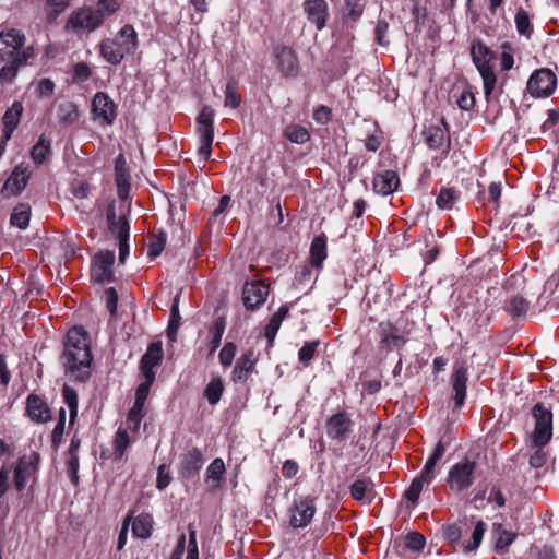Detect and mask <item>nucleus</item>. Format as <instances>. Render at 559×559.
<instances>
[{"mask_svg":"<svg viewBox=\"0 0 559 559\" xmlns=\"http://www.w3.org/2000/svg\"><path fill=\"white\" fill-rule=\"evenodd\" d=\"M311 262L317 267H321L326 258V242L322 237H316L310 248Z\"/></svg>","mask_w":559,"mask_h":559,"instance_id":"38","label":"nucleus"},{"mask_svg":"<svg viewBox=\"0 0 559 559\" xmlns=\"http://www.w3.org/2000/svg\"><path fill=\"white\" fill-rule=\"evenodd\" d=\"M91 362L87 335L82 328L74 326L67 334L62 365L72 377L83 380L90 374Z\"/></svg>","mask_w":559,"mask_h":559,"instance_id":"1","label":"nucleus"},{"mask_svg":"<svg viewBox=\"0 0 559 559\" xmlns=\"http://www.w3.org/2000/svg\"><path fill=\"white\" fill-rule=\"evenodd\" d=\"M203 465V453L200 449L193 448L180 459V469L185 477H192L199 473Z\"/></svg>","mask_w":559,"mask_h":559,"instance_id":"23","label":"nucleus"},{"mask_svg":"<svg viewBox=\"0 0 559 559\" xmlns=\"http://www.w3.org/2000/svg\"><path fill=\"white\" fill-rule=\"evenodd\" d=\"M556 84L555 73L549 69L542 68L530 76L526 88L533 97H547L552 94Z\"/></svg>","mask_w":559,"mask_h":559,"instance_id":"9","label":"nucleus"},{"mask_svg":"<svg viewBox=\"0 0 559 559\" xmlns=\"http://www.w3.org/2000/svg\"><path fill=\"white\" fill-rule=\"evenodd\" d=\"M352 497L366 504L371 502L373 499V485L368 479H357L355 480L349 488Z\"/></svg>","mask_w":559,"mask_h":559,"instance_id":"31","label":"nucleus"},{"mask_svg":"<svg viewBox=\"0 0 559 559\" xmlns=\"http://www.w3.org/2000/svg\"><path fill=\"white\" fill-rule=\"evenodd\" d=\"M37 455L32 454L29 456H21L14 468V481L13 486L17 491H23L29 480V478L36 472Z\"/></svg>","mask_w":559,"mask_h":559,"instance_id":"16","label":"nucleus"},{"mask_svg":"<svg viewBox=\"0 0 559 559\" xmlns=\"http://www.w3.org/2000/svg\"><path fill=\"white\" fill-rule=\"evenodd\" d=\"M424 484H426V479L421 478V476H417L413 479L409 488L405 491V498L413 503L417 502L419 499L420 492L424 488Z\"/></svg>","mask_w":559,"mask_h":559,"instance_id":"53","label":"nucleus"},{"mask_svg":"<svg viewBox=\"0 0 559 559\" xmlns=\"http://www.w3.org/2000/svg\"><path fill=\"white\" fill-rule=\"evenodd\" d=\"M468 381L467 368L464 365H456L451 377V384L454 391V401L457 406L464 404Z\"/></svg>","mask_w":559,"mask_h":559,"instance_id":"21","label":"nucleus"},{"mask_svg":"<svg viewBox=\"0 0 559 559\" xmlns=\"http://www.w3.org/2000/svg\"><path fill=\"white\" fill-rule=\"evenodd\" d=\"M276 59L277 67L284 75L290 76L297 73V59L294 51L290 48H277Z\"/></svg>","mask_w":559,"mask_h":559,"instance_id":"27","label":"nucleus"},{"mask_svg":"<svg viewBox=\"0 0 559 559\" xmlns=\"http://www.w3.org/2000/svg\"><path fill=\"white\" fill-rule=\"evenodd\" d=\"M153 518L151 514L142 513L134 518L132 522V532L139 537L146 539L152 535Z\"/></svg>","mask_w":559,"mask_h":559,"instance_id":"33","label":"nucleus"},{"mask_svg":"<svg viewBox=\"0 0 559 559\" xmlns=\"http://www.w3.org/2000/svg\"><path fill=\"white\" fill-rule=\"evenodd\" d=\"M492 534L495 537V548L502 551L508 548L515 539L516 535L506 530L501 524H493Z\"/></svg>","mask_w":559,"mask_h":559,"instance_id":"34","label":"nucleus"},{"mask_svg":"<svg viewBox=\"0 0 559 559\" xmlns=\"http://www.w3.org/2000/svg\"><path fill=\"white\" fill-rule=\"evenodd\" d=\"M68 472L70 475L71 483L78 485L79 483V456L78 454H69Z\"/></svg>","mask_w":559,"mask_h":559,"instance_id":"60","label":"nucleus"},{"mask_svg":"<svg viewBox=\"0 0 559 559\" xmlns=\"http://www.w3.org/2000/svg\"><path fill=\"white\" fill-rule=\"evenodd\" d=\"M224 385L222 380L219 378H213L206 385L204 395L207 399L209 403L214 405L221 400Z\"/></svg>","mask_w":559,"mask_h":559,"instance_id":"44","label":"nucleus"},{"mask_svg":"<svg viewBox=\"0 0 559 559\" xmlns=\"http://www.w3.org/2000/svg\"><path fill=\"white\" fill-rule=\"evenodd\" d=\"M23 104L19 100L13 102L2 117L4 141H9L20 123L23 114Z\"/></svg>","mask_w":559,"mask_h":559,"instance_id":"24","label":"nucleus"},{"mask_svg":"<svg viewBox=\"0 0 559 559\" xmlns=\"http://www.w3.org/2000/svg\"><path fill=\"white\" fill-rule=\"evenodd\" d=\"M236 355V345L234 343H226L219 352V361L224 367L231 365Z\"/></svg>","mask_w":559,"mask_h":559,"instance_id":"58","label":"nucleus"},{"mask_svg":"<svg viewBox=\"0 0 559 559\" xmlns=\"http://www.w3.org/2000/svg\"><path fill=\"white\" fill-rule=\"evenodd\" d=\"M102 13L91 7H85L73 12L67 23V28L74 32H92L102 25Z\"/></svg>","mask_w":559,"mask_h":559,"instance_id":"11","label":"nucleus"},{"mask_svg":"<svg viewBox=\"0 0 559 559\" xmlns=\"http://www.w3.org/2000/svg\"><path fill=\"white\" fill-rule=\"evenodd\" d=\"M269 286L263 282H247L242 289V301L248 310H254L264 304Z\"/></svg>","mask_w":559,"mask_h":559,"instance_id":"17","label":"nucleus"},{"mask_svg":"<svg viewBox=\"0 0 559 559\" xmlns=\"http://www.w3.org/2000/svg\"><path fill=\"white\" fill-rule=\"evenodd\" d=\"M425 537L418 532H409L404 539L405 547L412 551H419L425 546Z\"/></svg>","mask_w":559,"mask_h":559,"instance_id":"56","label":"nucleus"},{"mask_svg":"<svg viewBox=\"0 0 559 559\" xmlns=\"http://www.w3.org/2000/svg\"><path fill=\"white\" fill-rule=\"evenodd\" d=\"M31 218V206L26 203H19L11 214L10 222L13 226L20 229H25L28 226Z\"/></svg>","mask_w":559,"mask_h":559,"instance_id":"37","label":"nucleus"},{"mask_svg":"<svg viewBox=\"0 0 559 559\" xmlns=\"http://www.w3.org/2000/svg\"><path fill=\"white\" fill-rule=\"evenodd\" d=\"M535 427L532 433V443L536 448L545 447L552 436V413L543 404H536L532 409Z\"/></svg>","mask_w":559,"mask_h":559,"instance_id":"5","label":"nucleus"},{"mask_svg":"<svg viewBox=\"0 0 559 559\" xmlns=\"http://www.w3.org/2000/svg\"><path fill=\"white\" fill-rule=\"evenodd\" d=\"M120 8L119 0H99L97 2L96 12L102 13V21L115 13Z\"/></svg>","mask_w":559,"mask_h":559,"instance_id":"54","label":"nucleus"},{"mask_svg":"<svg viewBox=\"0 0 559 559\" xmlns=\"http://www.w3.org/2000/svg\"><path fill=\"white\" fill-rule=\"evenodd\" d=\"M319 346V341L306 342L298 352L299 361L305 366H309L313 355Z\"/></svg>","mask_w":559,"mask_h":559,"instance_id":"52","label":"nucleus"},{"mask_svg":"<svg viewBox=\"0 0 559 559\" xmlns=\"http://www.w3.org/2000/svg\"><path fill=\"white\" fill-rule=\"evenodd\" d=\"M331 109L321 105L313 111V119L320 124H326L331 119Z\"/></svg>","mask_w":559,"mask_h":559,"instance_id":"63","label":"nucleus"},{"mask_svg":"<svg viewBox=\"0 0 559 559\" xmlns=\"http://www.w3.org/2000/svg\"><path fill=\"white\" fill-rule=\"evenodd\" d=\"M31 178V170L24 164L17 165L5 180L1 193L3 198L19 195L27 186Z\"/></svg>","mask_w":559,"mask_h":559,"instance_id":"13","label":"nucleus"},{"mask_svg":"<svg viewBox=\"0 0 559 559\" xmlns=\"http://www.w3.org/2000/svg\"><path fill=\"white\" fill-rule=\"evenodd\" d=\"M456 191L452 188H442L437 197L436 203L440 209H451L456 199Z\"/></svg>","mask_w":559,"mask_h":559,"instance_id":"49","label":"nucleus"},{"mask_svg":"<svg viewBox=\"0 0 559 559\" xmlns=\"http://www.w3.org/2000/svg\"><path fill=\"white\" fill-rule=\"evenodd\" d=\"M525 280L521 274H513L504 284V289L510 294L504 302V310L512 318H520L527 313L530 301L525 296L516 293V289L523 290Z\"/></svg>","mask_w":559,"mask_h":559,"instance_id":"4","label":"nucleus"},{"mask_svg":"<svg viewBox=\"0 0 559 559\" xmlns=\"http://www.w3.org/2000/svg\"><path fill=\"white\" fill-rule=\"evenodd\" d=\"M50 152V140L45 135H40L38 142L31 151L32 159L35 164L40 165L44 163L47 154Z\"/></svg>","mask_w":559,"mask_h":559,"instance_id":"41","label":"nucleus"},{"mask_svg":"<svg viewBox=\"0 0 559 559\" xmlns=\"http://www.w3.org/2000/svg\"><path fill=\"white\" fill-rule=\"evenodd\" d=\"M425 139L427 145L432 150L441 148L448 139V128L444 119H441V124L431 126L425 131Z\"/></svg>","mask_w":559,"mask_h":559,"instance_id":"29","label":"nucleus"},{"mask_svg":"<svg viewBox=\"0 0 559 559\" xmlns=\"http://www.w3.org/2000/svg\"><path fill=\"white\" fill-rule=\"evenodd\" d=\"M166 240L167 237L165 233L160 231L158 235H156L148 245L147 255L151 259H155L156 257H158L165 248Z\"/></svg>","mask_w":559,"mask_h":559,"instance_id":"51","label":"nucleus"},{"mask_svg":"<svg viewBox=\"0 0 559 559\" xmlns=\"http://www.w3.org/2000/svg\"><path fill=\"white\" fill-rule=\"evenodd\" d=\"M257 362L253 350H247L236 361L233 379L236 382H245L253 371Z\"/></svg>","mask_w":559,"mask_h":559,"instance_id":"25","label":"nucleus"},{"mask_svg":"<svg viewBox=\"0 0 559 559\" xmlns=\"http://www.w3.org/2000/svg\"><path fill=\"white\" fill-rule=\"evenodd\" d=\"M115 253L112 251L99 252L94 257L91 270V278L95 283H107L114 280L112 265Z\"/></svg>","mask_w":559,"mask_h":559,"instance_id":"15","label":"nucleus"},{"mask_svg":"<svg viewBox=\"0 0 559 559\" xmlns=\"http://www.w3.org/2000/svg\"><path fill=\"white\" fill-rule=\"evenodd\" d=\"M92 112L95 120H100L102 124L106 126L112 124L117 116L114 100L103 92L95 94L92 102Z\"/></svg>","mask_w":559,"mask_h":559,"instance_id":"14","label":"nucleus"},{"mask_svg":"<svg viewBox=\"0 0 559 559\" xmlns=\"http://www.w3.org/2000/svg\"><path fill=\"white\" fill-rule=\"evenodd\" d=\"M225 464L224 461L219 457L215 459L206 469V480L218 483L222 480L223 475L225 474Z\"/></svg>","mask_w":559,"mask_h":559,"instance_id":"45","label":"nucleus"},{"mask_svg":"<svg viewBox=\"0 0 559 559\" xmlns=\"http://www.w3.org/2000/svg\"><path fill=\"white\" fill-rule=\"evenodd\" d=\"M445 452V447L442 442H438L436 445L433 453L431 456L427 460L423 471L420 472L419 476L421 478L426 479V484H430L432 479L435 478V468L439 460L443 456Z\"/></svg>","mask_w":559,"mask_h":559,"instance_id":"32","label":"nucleus"},{"mask_svg":"<svg viewBox=\"0 0 559 559\" xmlns=\"http://www.w3.org/2000/svg\"><path fill=\"white\" fill-rule=\"evenodd\" d=\"M400 179L395 171L385 170L381 174H378L373 179V190L376 193L381 195H389L394 190H396L399 186Z\"/></svg>","mask_w":559,"mask_h":559,"instance_id":"26","label":"nucleus"},{"mask_svg":"<svg viewBox=\"0 0 559 559\" xmlns=\"http://www.w3.org/2000/svg\"><path fill=\"white\" fill-rule=\"evenodd\" d=\"M316 513L314 500L305 497L296 500L289 511V523L294 528L306 527Z\"/></svg>","mask_w":559,"mask_h":559,"instance_id":"12","label":"nucleus"},{"mask_svg":"<svg viewBox=\"0 0 559 559\" xmlns=\"http://www.w3.org/2000/svg\"><path fill=\"white\" fill-rule=\"evenodd\" d=\"M130 443V437L127 429L119 428L114 439V453L116 459H121Z\"/></svg>","mask_w":559,"mask_h":559,"instance_id":"43","label":"nucleus"},{"mask_svg":"<svg viewBox=\"0 0 559 559\" xmlns=\"http://www.w3.org/2000/svg\"><path fill=\"white\" fill-rule=\"evenodd\" d=\"M213 122V110L206 106L197 117V132L200 139L198 153L202 160H207L211 157L214 140Z\"/></svg>","mask_w":559,"mask_h":559,"instance_id":"6","label":"nucleus"},{"mask_svg":"<svg viewBox=\"0 0 559 559\" xmlns=\"http://www.w3.org/2000/svg\"><path fill=\"white\" fill-rule=\"evenodd\" d=\"M58 120L61 124L69 126L74 123L79 118V110L72 102H64L58 106Z\"/></svg>","mask_w":559,"mask_h":559,"instance_id":"36","label":"nucleus"},{"mask_svg":"<svg viewBox=\"0 0 559 559\" xmlns=\"http://www.w3.org/2000/svg\"><path fill=\"white\" fill-rule=\"evenodd\" d=\"M108 227L111 234L117 236L119 242V259L121 262L124 261L129 254V231L130 226L124 215L117 216L115 206H109L107 211Z\"/></svg>","mask_w":559,"mask_h":559,"instance_id":"8","label":"nucleus"},{"mask_svg":"<svg viewBox=\"0 0 559 559\" xmlns=\"http://www.w3.org/2000/svg\"><path fill=\"white\" fill-rule=\"evenodd\" d=\"M515 26L521 35L530 36L532 33V25L527 12L520 9L515 14Z\"/></svg>","mask_w":559,"mask_h":559,"instance_id":"50","label":"nucleus"},{"mask_svg":"<svg viewBox=\"0 0 559 559\" xmlns=\"http://www.w3.org/2000/svg\"><path fill=\"white\" fill-rule=\"evenodd\" d=\"M26 37L20 29L10 28L0 32V61H11L25 52Z\"/></svg>","mask_w":559,"mask_h":559,"instance_id":"7","label":"nucleus"},{"mask_svg":"<svg viewBox=\"0 0 559 559\" xmlns=\"http://www.w3.org/2000/svg\"><path fill=\"white\" fill-rule=\"evenodd\" d=\"M547 461V454L543 448H537L534 453L530 456L528 463L533 468H539L545 465Z\"/></svg>","mask_w":559,"mask_h":559,"instance_id":"61","label":"nucleus"},{"mask_svg":"<svg viewBox=\"0 0 559 559\" xmlns=\"http://www.w3.org/2000/svg\"><path fill=\"white\" fill-rule=\"evenodd\" d=\"M37 94L41 97H49L55 91V83L50 79H41L37 84Z\"/></svg>","mask_w":559,"mask_h":559,"instance_id":"62","label":"nucleus"},{"mask_svg":"<svg viewBox=\"0 0 559 559\" xmlns=\"http://www.w3.org/2000/svg\"><path fill=\"white\" fill-rule=\"evenodd\" d=\"M285 136L293 143L304 144L309 141L310 134L308 130L301 126L292 124L285 129Z\"/></svg>","mask_w":559,"mask_h":559,"instance_id":"42","label":"nucleus"},{"mask_svg":"<svg viewBox=\"0 0 559 559\" xmlns=\"http://www.w3.org/2000/svg\"><path fill=\"white\" fill-rule=\"evenodd\" d=\"M144 382H142L135 392V402L134 405L144 407L146 397L148 395L150 389L155 380L154 376H144Z\"/></svg>","mask_w":559,"mask_h":559,"instance_id":"48","label":"nucleus"},{"mask_svg":"<svg viewBox=\"0 0 559 559\" xmlns=\"http://www.w3.org/2000/svg\"><path fill=\"white\" fill-rule=\"evenodd\" d=\"M471 55L475 67L481 75L484 93L486 97H489L497 82V78L491 66L493 52L480 40H474L471 46Z\"/></svg>","mask_w":559,"mask_h":559,"instance_id":"3","label":"nucleus"},{"mask_svg":"<svg viewBox=\"0 0 559 559\" xmlns=\"http://www.w3.org/2000/svg\"><path fill=\"white\" fill-rule=\"evenodd\" d=\"M486 524L483 521L476 523L474 532L472 534V543H468L463 546L465 552L473 551L479 547L481 544L484 534L486 532Z\"/></svg>","mask_w":559,"mask_h":559,"instance_id":"47","label":"nucleus"},{"mask_svg":"<svg viewBox=\"0 0 559 559\" xmlns=\"http://www.w3.org/2000/svg\"><path fill=\"white\" fill-rule=\"evenodd\" d=\"M304 9L309 22L314 24L319 31L325 27L329 16V7L324 0H306Z\"/></svg>","mask_w":559,"mask_h":559,"instance_id":"20","label":"nucleus"},{"mask_svg":"<svg viewBox=\"0 0 559 559\" xmlns=\"http://www.w3.org/2000/svg\"><path fill=\"white\" fill-rule=\"evenodd\" d=\"M476 464L465 460L454 464L448 473V484L451 490L462 491L472 486Z\"/></svg>","mask_w":559,"mask_h":559,"instance_id":"10","label":"nucleus"},{"mask_svg":"<svg viewBox=\"0 0 559 559\" xmlns=\"http://www.w3.org/2000/svg\"><path fill=\"white\" fill-rule=\"evenodd\" d=\"M389 31V25L385 21H378L376 25V40L379 45L386 47L389 45V40L386 38Z\"/></svg>","mask_w":559,"mask_h":559,"instance_id":"59","label":"nucleus"},{"mask_svg":"<svg viewBox=\"0 0 559 559\" xmlns=\"http://www.w3.org/2000/svg\"><path fill=\"white\" fill-rule=\"evenodd\" d=\"M163 359V347L160 342L150 344L146 353L141 358V370L143 376H154V368L160 364Z\"/></svg>","mask_w":559,"mask_h":559,"instance_id":"22","label":"nucleus"},{"mask_svg":"<svg viewBox=\"0 0 559 559\" xmlns=\"http://www.w3.org/2000/svg\"><path fill=\"white\" fill-rule=\"evenodd\" d=\"M106 305L111 314L116 313L118 304V294L114 287H109L105 290Z\"/></svg>","mask_w":559,"mask_h":559,"instance_id":"64","label":"nucleus"},{"mask_svg":"<svg viewBox=\"0 0 559 559\" xmlns=\"http://www.w3.org/2000/svg\"><path fill=\"white\" fill-rule=\"evenodd\" d=\"M241 104V97L238 94V83L230 79L225 87V99L224 105L225 107L236 109Z\"/></svg>","mask_w":559,"mask_h":559,"instance_id":"40","label":"nucleus"},{"mask_svg":"<svg viewBox=\"0 0 559 559\" xmlns=\"http://www.w3.org/2000/svg\"><path fill=\"white\" fill-rule=\"evenodd\" d=\"M27 413L28 416L38 423L47 421L50 418V412L47 404L35 395L27 397Z\"/></svg>","mask_w":559,"mask_h":559,"instance_id":"30","label":"nucleus"},{"mask_svg":"<svg viewBox=\"0 0 559 559\" xmlns=\"http://www.w3.org/2000/svg\"><path fill=\"white\" fill-rule=\"evenodd\" d=\"M142 417H143V407L133 405L128 414V417H127L128 428L134 432L138 431L141 420H142Z\"/></svg>","mask_w":559,"mask_h":559,"instance_id":"57","label":"nucleus"},{"mask_svg":"<svg viewBox=\"0 0 559 559\" xmlns=\"http://www.w3.org/2000/svg\"><path fill=\"white\" fill-rule=\"evenodd\" d=\"M63 397L66 400V403L69 407V411H70V423H72L76 416V413H78V395H76V392L69 388V386H64L63 388Z\"/></svg>","mask_w":559,"mask_h":559,"instance_id":"55","label":"nucleus"},{"mask_svg":"<svg viewBox=\"0 0 559 559\" xmlns=\"http://www.w3.org/2000/svg\"><path fill=\"white\" fill-rule=\"evenodd\" d=\"M225 326H226L225 320L223 318H217L214 321V323L212 324V326L210 328L211 341L209 344V348H210L211 354L214 353L221 345L222 337H223V334L225 331Z\"/></svg>","mask_w":559,"mask_h":559,"instance_id":"39","label":"nucleus"},{"mask_svg":"<svg viewBox=\"0 0 559 559\" xmlns=\"http://www.w3.org/2000/svg\"><path fill=\"white\" fill-rule=\"evenodd\" d=\"M138 47V34L134 27L126 24L115 38H107L100 44L103 58L111 63H120L126 55H131Z\"/></svg>","mask_w":559,"mask_h":559,"instance_id":"2","label":"nucleus"},{"mask_svg":"<svg viewBox=\"0 0 559 559\" xmlns=\"http://www.w3.org/2000/svg\"><path fill=\"white\" fill-rule=\"evenodd\" d=\"M33 56V47H26L22 56L11 61H5L7 64L0 69V84H11L17 76L20 68L27 64Z\"/></svg>","mask_w":559,"mask_h":559,"instance_id":"19","label":"nucleus"},{"mask_svg":"<svg viewBox=\"0 0 559 559\" xmlns=\"http://www.w3.org/2000/svg\"><path fill=\"white\" fill-rule=\"evenodd\" d=\"M115 173L118 194L120 198L123 199L128 195L130 189V181L126 159L122 154H119L116 158Z\"/></svg>","mask_w":559,"mask_h":559,"instance_id":"28","label":"nucleus"},{"mask_svg":"<svg viewBox=\"0 0 559 559\" xmlns=\"http://www.w3.org/2000/svg\"><path fill=\"white\" fill-rule=\"evenodd\" d=\"M381 343L388 349L400 348L405 343L404 338L397 333V330L390 328L386 333L382 335Z\"/></svg>","mask_w":559,"mask_h":559,"instance_id":"46","label":"nucleus"},{"mask_svg":"<svg viewBox=\"0 0 559 559\" xmlns=\"http://www.w3.org/2000/svg\"><path fill=\"white\" fill-rule=\"evenodd\" d=\"M289 309L286 306H282L270 319L267 325L265 326V337L269 340V343L272 344L277 331L281 328V324L284 318L287 316Z\"/></svg>","mask_w":559,"mask_h":559,"instance_id":"35","label":"nucleus"},{"mask_svg":"<svg viewBox=\"0 0 559 559\" xmlns=\"http://www.w3.org/2000/svg\"><path fill=\"white\" fill-rule=\"evenodd\" d=\"M352 428L353 421L344 412L334 414L326 421V435L333 440H344L350 433Z\"/></svg>","mask_w":559,"mask_h":559,"instance_id":"18","label":"nucleus"}]
</instances>
